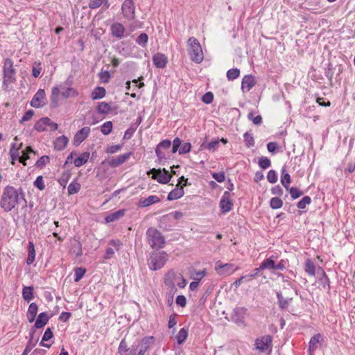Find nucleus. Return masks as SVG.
Masks as SVG:
<instances>
[{"instance_id":"nucleus-19","label":"nucleus","mask_w":355,"mask_h":355,"mask_svg":"<svg viewBox=\"0 0 355 355\" xmlns=\"http://www.w3.org/2000/svg\"><path fill=\"white\" fill-rule=\"evenodd\" d=\"M257 81L252 75H246L242 79L241 89L243 92H248L256 85Z\"/></svg>"},{"instance_id":"nucleus-36","label":"nucleus","mask_w":355,"mask_h":355,"mask_svg":"<svg viewBox=\"0 0 355 355\" xmlns=\"http://www.w3.org/2000/svg\"><path fill=\"white\" fill-rule=\"evenodd\" d=\"M35 333V330L33 329H30L29 332V340L28 343L26 344V346L22 353L21 355H28V354L32 350V349L35 346V344L37 340H35V342L33 341L34 334Z\"/></svg>"},{"instance_id":"nucleus-44","label":"nucleus","mask_w":355,"mask_h":355,"mask_svg":"<svg viewBox=\"0 0 355 355\" xmlns=\"http://www.w3.org/2000/svg\"><path fill=\"white\" fill-rule=\"evenodd\" d=\"M90 153L89 152L83 153L79 157L76 158L73 161L74 165L76 167H80L84 165L89 159Z\"/></svg>"},{"instance_id":"nucleus-53","label":"nucleus","mask_w":355,"mask_h":355,"mask_svg":"<svg viewBox=\"0 0 355 355\" xmlns=\"http://www.w3.org/2000/svg\"><path fill=\"white\" fill-rule=\"evenodd\" d=\"M270 206L272 209H277L283 206V201L279 197H273L270 200Z\"/></svg>"},{"instance_id":"nucleus-54","label":"nucleus","mask_w":355,"mask_h":355,"mask_svg":"<svg viewBox=\"0 0 355 355\" xmlns=\"http://www.w3.org/2000/svg\"><path fill=\"white\" fill-rule=\"evenodd\" d=\"M240 75V70L238 68L230 69L227 71V78L228 80H234Z\"/></svg>"},{"instance_id":"nucleus-64","label":"nucleus","mask_w":355,"mask_h":355,"mask_svg":"<svg viewBox=\"0 0 355 355\" xmlns=\"http://www.w3.org/2000/svg\"><path fill=\"white\" fill-rule=\"evenodd\" d=\"M42 66L40 62H35L33 65V69H32V75L35 78H37L40 76L41 71H42Z\"/></svg>"},{"instance_id":"nucleus-34","label":"nucleus","mask_w":355,"mask_h":355,"mask_svg":"<svg viewBox=\"0 0 355 355\" xmlns=\"http://www.w3.org/2000/svg\"><path fill=\"white\" fill-rule=\"evenodd\" d=\"M184 194L183 186L173 189L167 196V200L172 201L182 198Z\"/></svg>"},{"instance_id":"nucleus-37","label":"nucleus","mask_w":355,"mask_h":355,"mask_svg":"<svg viewBox=\"0 0 355 355\" xmlns=\"http://www.w3.org/2000/svg\"><path fill=\"white\" fill-rule=\"evenodd\" d=\"M169 215H164L160 218L159 227L164 231H171L174 227L173 225L169 224Z\"/></svg>"},{"instance_id":"nucleus-13","label":"nucleus","mask_w":355,"mask_h":355,"mask_svg":"<svg viewBox=\"0 0 355 355\" xmlns=\"http://www.w3.org/2000/svg\"><path fill=\"white\" fill-rule=\"evenodd\" d=\"M272 337L270 335H266L255 340L256 348L263 352L272 347Z\"/></svg>"},{"instance_id":"nucleus-31","label":"nucleus","mask_w":355,"mask_h":355,"mask_svg":"<svg viewBox=\"0 0 355 355\" xmlns=\"http://www.w3.org/2000/svg\"><path fill=\"white\" fill-rule=\"evenodd\" d=\"M178 278V275L173 269L168 270L164 275V283L166 286H173L175 284V280Z\"/></svg>"},{"instance_id":"nucleus-33","label":"nucleus","mask_w":355,"mask_h":355,"mask_svg":"<svg viewBox=\"0 0 355 355\" xmlns=\"http://www.w3.org/2000/svg\"><path fill=\"white\" fill-rule=\"evenodd\" d=\"M291 182V178L290 174L287 172L286 166H284L281 169V183L283 187L288 190L289 184Z\"/></svg>"},{"instance_id":"nucleus-5","label":"nucleus","mask_w":355,"mask_h":355,"mask_svg":"<svg viewBox=\"0 0 355 355\" xmlns=\"http://www.w3.org/2000/svg\"><path fill=\"white\" fill-rule=\"evenodd\" d=\"M146 239L153 249H162L166 243L165 237L155 227H149L146 230Z\"/></svg>"},{"instance_id":"nucleus-1","label":"nucleus","mask_w":355,"mask_h":355,"mask_svg":"<svg viewBox=\"0 0 355 355\" xmlns=\"http://www.w3.org/2000/svg\"><path fill=\"white\" fill-rule=\"evenodd\" d=\"M23 203L26 206L27 201L25 198V193L21 187L15 188L13 186H6L2 192L0 199V207L6 212L11 211L17 205Z\"/></svg>"},{"instance_id":"nucleus-15","label":"nucleus","mask_w":355,"mask_h":355,"mask_svg":"<svg viewBox=\"0 0 355 355\" xmlns=\"http://www.w3.org/2000/svg\"><path fill=\"white\" fill-rule=\"evenodd\" d=\"M171 146V141L168 139H164L160 141L155 148V154L159 160L166 159V155L164 152L162 151V149L166 150L170 148Z\"/></svg>"},{"instance_id":"nucleus-23","label":"nucleus","mask_w":355,"mask_h":355,"mask_svg":"<svg viewBox=\"0 0 355 355\" xmlns=\"http://www.w3.org/2000/svg\"><path fill=\"white\" fill-rule=\"evenodd\" d=\"M110 29L112 35L114 37L118 39H121L122 37H123L125 28L121 23H114L111 26Z\"/></svg>"},{"instance_id":"nucleus-28","label":"nucleus","mask_w":355,"mask_h":355,"mask_svg":"<svg viewBox=\"0 0 355 355\" xmlns=\"http://www.w3.org/2000/svg\"><path fill=\"white\" fill-rule=\"evenodd\" d=\"M125 209H121L115 212L107 214L105 218V223H110L111 222L118 220L125 215Z\"/></svg>"},{"instance_id":"nucleus-61","label":"nucleus","mask_w":355,"mask_h":355,"mask_svg":"<svg viewBox=\"0 0 355 355\" xmlns=\"http://www.w3.org/2000/svg\"><path fill=\"white\" fill-rule=\"evenodd\" d=\"M311 203V197L306 196L303 197L297 203V207L300 209H304L306 208V205Z\"/></svg>"},{"instance_id":"nucleus-26","label":"nucleus","mask_w":355,"mask_h":355,"mask_svg":"<svg viewBox=\"0 0 355 355\" xmlns=\"http://www.w3.org/2000/svg\"><path fill=\"white\" fill-rule=\"evenodd\" d=\"M69 139L66 136H60L53 142L54 149L59 151L62 150L67 147Z\"/></svg>"},{"instance_id":"nucleus-48","label":"nucleus","mask_w":355,"mask_h":355,"mask_svg":"<svg viewBox=\"0 0 355 355\" xmlns=\"http://www.w3.org/2000/svg\"><path fill=\"white\" fill-rule=\"evenodd\" d=\"M49 117L46 116V117L41 118L40 120L36 121V123H35L34 129L35 130H37V132L44 131L46 130L45 123H46V122H49Z\"/></svg>"},{"instance_id":"nucleus-42","label":"nucleus","mask_w":355,"mask_h":355,"mask_svg":"<svg viewBox=\"0 0 355 355\" xmlns=\"http://www.w3.org/2000/svg\"><path fill=\"white\" fill-rule=\"evenodd\" d=\"M106 94V90L103 87H96L92 91L91 94V98L92 100H98L105 97Z\"/></svg>"},{"instance_id":"nucleus-6","label":"nucleus","mask_w":355,"mask_h":355,"mask_svg":"<svg viewBox=\"0 0 355 355\" xmlns=\"http://www.w3.org/2000/svg\"><path fill=\"white\" fill-rule=\"evenodd\" d=\"M168 259V254L164 251H154L148 259V266L152 270L161 269Z\"/></svg>"},{"instance_id":"nucleus-38","label":"nucleus","mask_w":355,"mask_h":355,"mask_svg":"<svg viewBox=\"0 0 355 355\" xmlns=\"http://www.w3.org/2000/svg\"><path fill=\"white\" fill-rule=\"evenodd\" d=\"M219 146V138L217 139H215L214 141H211L209 143H207L206 141H204L200 144V150H209V151H215Z\"/></svg>"},{"instance_id":"nucleus-45","label":"nucleus","mask_w":355,"mask_h":355,"mask_svg":"<svg viewBox=\"0 0 355 355\" xmlns=\"http://www.w3.org/2000/svg\"><path fill=\"white\" fill-rule=\"evenodd\" d=\"M304 270L309 276H315V265L311 259H307L305 261Z\"/></svg>"},{"instance_id":"nucleus-18","label":"nucleus","mask_w":355,"mask_h":355,"mask_svg":"<svg viewBox=\"0 0 355 355\" xmlns=\"http://www.w3.org/2000/svg\"><path fill=\"white\" fill-rule=\"evenodd\" d=\"M69 252L74 254L76 257H80L83 255L82 243L76 238L70 240Z\"/></svg>"},{"instance_id":"nucleus-4","label":"nucleus","mask_w":355,"mask_h":355,"mask_svg":"<svg viewBox=\"0 0 355 355\" xmlns=\"http://www.w3.org/2000/svg\"><path fill=\"white\" fill-rule=\"evenodd\" d=\"M187 44L190 59L195 63H201L204 55L200 42L196 37H190L187 40Z\"/></svg>"},{"instance_id":"nucleus-30","label":"nucleus","mask_w":355,"mask_h":355,"mask_svg":"<svg viewBox=\"0 0 355 355\" xmlns=\"http://www.w3.org/2000/svg\"><path fill=\"white\" fill-rule=\"evenodd\" d=\"M60 94V88L58 85H55L51 89V94L50 96L51 106L52 107H57L58 106L59 95Z\"/></svg>"},{"instance_id":"nucleus-14","label":"nucleus","mask_w":355,"mask_h":355,"mask_svg":"<svg viewBox=\"0 0 355 355\" xmlns=\"http://www.w3.org/2000/svg\"><path fill=\"white\" fill-rule=\"evenodd\" d=\"M132 155V152H128L117 157H113L108 160L107 164L111 168L119 167L125 162Z\"/></svg>"},{"instance_id":"nucleus-21","label":"nucleus","mask_w":355,"mask_h":355,"mask_svg":"<svg viewBox=\"0 0 355 355\" xmlns=\"http://www.w3.org/2000/svg\"><path fill=\"white\" fill-rule=\"evenodd\" d=\"M50 319V316L48 315L46 312H42L40 313L37 319L35 318V322L33 327H32L31 329H33L35 330V329H41L44 327L49 322Z\"/></svg>"},{"instance_id":"nucleus-49","label":"nucleus","mask_w":355,"mask_h":355,"mask_svg":"<svg viewBox=\"0 0 355 355\" xmlns=\"http://www.w3.org/2000/svg\"><path fill=\"white\" fill-rule=\"evenodd\" d=\"M243 141L247 148H251L254 146V139L253 134L250 132H246L243 135Z\"/></svg>"},{"instance_id":"nucleus-56","label":"nucleus","mask_w":355,"mask_h":355,"mask_svg":"<svg viewBox=\"0 0 355 355\" xmlns=\"http://www.w3.org/2000/svg\"><path fill=\"white\" fill-rule=\"evenodd\" d=\"M113 128L112 122L109 121L105 122L101 127V131L104 135H108L111 133Z\"/></svg>"},{"instance_id":"nucleus-40","label":"nucleus","mask_w":355,"mask_h":355,"mask_svg":"<svg viewBox=\"0 0 355 355\" xmlns=\"http://www.w3.org/2000/svg\"><path fill=\"white\" fill-rule=\"evenodd\" d=\"M22 155L20 157V163L24 166H26V161L31 158V154H35V151L33 150L31 146H26L24 150H22Z\"/></svg>"},{"instance_id":"nucleus-12","label":"nucleus","mask_w":355,"mask_h":355,"mask_svg":"<svg viewBox=\"0 0 355 355\" xmlns=\"http://www.w3.org/2000/svg\"><path fill=\"white\" fill-rule=\"evenodd\" d=\"M231 193L225 191L220 200V208L223 214L230 211L233 207V201L230 199Z\"/></svg>"},{"instance_id":"nucleus-29","label":"nucleus","mask_w":355,"mask_h":355,"mask_svg":"<svg viewBox=\"0 0 355 355\" xmlns=\"http://www.w3.org/2000/svg\"><path fill=\"white\" fill-rule=\"evenodd\" d=\"M277 299L279 308L281 310H286L288 308L290 302L292 301V297L284 298L280 291L277 292Z\"/></svg>"},{"instance_id":"nucleus-20","label":"nucleus","mask_w":355,"mask_h":355,"mask_svg":"<svg viewBox=\"0 0 355 355\" xmlns=\"http://www.w3.org/2000/svg\"><path fill=\"white\" fill-rule=\"evenodd\" d=\"M153 62L157 68H165L168 63V58L161 53H157L153 56Z\"/></svg>"},{"instance_id":"nucleus-60","label":"nucleus","mask_w":355,"mask_h":355,"mask_svg":"<svg viewBox=\"0 0 355 355\" xmlns=\"http://www.w3.org/2000/svg\"><path fill=\"white\" fill-rule=\"evenodd\" d=\"M288 191H289L291 197L293 200H295L303 195V192L297 187H289V189Z\"/></svg>"},{"instance_id":"nucleus-47","label":"nucleus","mask_w":355,"mask_h":355,"mask_svg":"<svg viewBox=\"0 0 355 355\" xmlns=\"http://www.w3.org/2000/svg\"><path fill=\"white\" fill-rule=\"evenodd\" d=\"M80 184L77 182V179H74L68 186V193L69 195L77 193L80 191Z\"/></svg>"},{"instance_id":"nucleus-16","label":"nucleus","mask_w":355,"mask_h":355,"mask_svg":"<svg viewBox=\"0 0 355 355\" xmlns=\"http://www.w3.org/2000/svg\"><path fill=\"white\" fill-rule=\"evenodd\" d=\"M91 132V129L88 126L82 128L74 135L73 144L78 146L84 140L87 139Z\"/></svg>"},{"instance_id":"nucleus-11","label":"nucleus","mask_w":355,"mask_h":355,"mask_svg":"<svg viewBox=\"0 0 355 355\" xmlns=\"http://www.w3.org/2000/svg\"><path fill=\"white\" fill-rule=\"evenodd\" d=\"M248 309L245 307L238 306L234 309L232 315V321L238 325H245V318Z\"/></svg>"},{"instance_id":"nucleus-25","label":"nucleus","mask_w":355,"mask_h":355,"mask_svg":"<svg viewBox=\"0 0 355 355\" xmlns=\"http://www.w3.org/2000/svg\"><path fill=\"white\" fill-rule=\"evenodd\" d=\"M38 311V305L35 302H32L29 304L26 317L30 323L33 322L35 320L36 315Z\"/></svg>"},{"instance_id":"nucleus-24","label":"nucleus","mask_w":355,"mask_h":355,"mask_svg":"<svg viewBox=\"0 0 355 355\" xmlns=\"http://www.w3.org/2000/svg\"><path fill=\"white\" fill-rule=\"evenodd\" d=\"M323 341V337L321 334H316L313 336L309 343V352L312 354L318 348V344Z\"/></svg>"},{"instance_id":"nucleus-9","label":"nucleus","mask_w":355,"mask_h":355,"mask_svg":"<svg viewBox=\"0 0 355 355\" xmlns=\"http://www.w3.org/2000/svg\"><path fill=\"white\" fill-rule=\"evenodd\" d=\"M122 13L125 19L133 20L135 18V6L134 0H125L121 6Z\"/></svg>"},{"instance_id":"nucleus-32","label":"nucleus","mask_w":355,"mask_h":355,"mask_svg":"<svg viewBox=\"0 0 355 355\" xmlns=\"http://www.w3.org/2000/svg\"><path fill=\"white\" fill-rule=\"evenodd\" d=\"M21 147H22V143L20 144V145L18 148H17V144L15 142H14L11 144L9 153H10V157L12 159V161H11L12 164H15V161L17 160V159L20 162L21 156H19V150Z\"/></svg>"},{"instance_id":"nucleus-62","label":"nucleus","mask_w":355,"mask_h":355,"mask_svg":"<svg viewBox=\"0 0 355 355\" xmlns=\"http://www.w3.org/2000/svg\"><path fill=\"white\" fill-rule=\"evenodd\" d=\"M62 96L65 98H68L70 96H78V93L76 91V89H73V87H68L64 91L61 92Z\"/></svg>"},{"instance_id":"nucleus-51","label":"nucleus","mask_w":355,"mask_h":355,"mask_svg":"<svg viewBox=\"0 0 355 355\" xmlns=\"http://www.w3.org/2000/svg\"><path fill=\"white\" fill-rule=\"evenodd\" d=\"M188 329L185 327L180 329L176 336L177 342L179 345L182 344L187 338Z\"/></svg>"},{"instance_id":"nucleus-22","label":"nucleus","mask_w":355,"mask_h":355,"mask_svg":"<svg viewBox=\"0 0 355 355\" xmlns=\"http://www.w3.org/2000/svg\"><path fill=\"white\" fill-rule=\"evenodd\" d=\"M318 272H321L322 275V277H320L318 279L320 285L322 287V288L324 291H326L327 293H329L331 290L329 278L328 277L322 268H321L320 266L318 268Z\"/></svg>"},{"instance_id":"nucleus-58","label":"nucleus","mask_w":355,"mask_h":355,"mask_svg":"<svg viewBox=\"0 0 355 355\" xmlns=\"http://www.w3.org/2000/svg\"><path fill=\"white\" fill-rule=\"evenodd\" d=\"M50 162V158L48 155H43L37 160L35 164L36 168H42Z\"/></svg>"},{"instance_id":"nucleus-41","label":"nucleus","mask_w":355,"mask_h":355,"mask_svg":"<svg viewBox=\"0 0 355 355\" xmlns=\"http://www.w3.org/2000/svg\"><path fill=\"white\" fill-rule=\"evenodd\" d=\"M35 259V250L34 243L33 241L28 242V257L26 259V263L28 265L32 264Z\"/></svg>"},{"instance_id":"nucleus-10","label":"nucleus","mask_w":355,"mask_h":355,"mask_svg":"<svg viewBox=\"0 0 355 355\" xmlns=\"http://www.w3.org/2000/svg\"><path fill=\"white\" fill-rule=\"evenodd\" d=\"M46 101L44 89H39L33 96L31 101V105L35 108H40L46 104Z\"/></svg>"},{"instance_id":"nucleus-39","label":"nucleus","mask_w":355,"mask_h":355,"mask_svg":"<svg viewBox=\"0 0 355 355\" xmlns=\"http://www.w3.org/2000/svg\"><path fill=\"white\" fill-rule=\"evenodd\" d=\"M53 337V333L52 329L50 327H48L46 329V331H44V334L42 336V340L40 343V345L46 347V348H50L51 347V344H47V343H45L44 342L49 340Z\"/></svg>"},{"instance_id":"nucleus-63","label":"nucleus","mask_w":355,"mask_h":355,"mask_svg":"<svg viewBox=\"0 0 355 355\" xmlns=\"http://www.w3.org/2000/svg\"><path fill=\"white\" fill-rule=\"evenodd\" d=\"M123 146V144L110 146L105 148V152L107 154H114V153H117L118 151L121 150L122 149Z\"/></svg>"},{"instance_id":"nucleus-43","label":"nucleus","mask_w":355,"mask_h":355,"mask_svg":"<svg viewBox=\"0 0 355 355\" xmlns=\"http://www.w3.org/2000/svg\"><path fill=\"white\" fill-rule=\"evenodd\" d=\"M275 257L272 255L270 257L264 259L259 266L260 270L275 269Z\"/></svg>"},{"instance_id":"nucleus-57","label":"nucleus","mask_w":355,"mask_h":355,"mask_svg":"<svg viewBox=\"0 0 355 355\" xmlns=\"http://www.w3.org/2000/svg\"><path fill=\"white\" fill-rule=\"evenodd\" d=\"M148 41V36L146 33H141L136 39V43L141 47H145Z\"/></svg>"},{"instance_id":"nucleus-46","label":"nucleus","mask_w":355,"mask_h":355,"mask_svg":"<svg viewBox=\"0 0 355 355\" xmlns=\"http://www.w3.org/2000/svg\"><path fill=\"white\" fill-rule=\"evenodd\" d=\"M102 5L109 8L110 3L108 0H89L88 6L91 9H96L101 6Z\"/></svg>"},{"instance_id":"nucleus-55","label":"nucleus","mask_w":355,"mask_h":355,"mask_svg":"<svg viewBox=\"0 0 355 355\" xmlns=\"http://www.w3.org/2000/svg\"><path fill=\"white\" fill-rule=\"evenodd\" d=\"M86 269L82 267L75 268L74 269V282H79L85 275Z\"/></svg>"},{"instance_id":"nucleus-17","label":"nucleus","mask_w":355,"mask_h":355,"mask_svg":"<svg viewBox=\"0 0 355 355\" xmlns=\"http://www.w3.org/2000/svg\"><path fill=\"white\" fill-rule=\"evenodd\" d=\"M109 245L112 247H108L106 248L105 253L103 256L104 259H110L115 253V251H119L120 247L122 245V243L119 240H111L109 241Z\"/></svg>"},{"instance_id":"nucleus-52","label":"nucleus","mask_w":355,"mask_h":355,"mask_svg":"<svg viewBox=\"0 0 355 355\" xmlns=\"http://www.w3.org/2000/svg\"><path fill=\"white\" fill-rule=\"evenodd\" d=\"M334 73V67L333 64L331 62H329V63H328L327 68H325L324 75L328 78V80L329 81V85H331V86L333 85L332 80H333Z\"/></svg>"},{"instance_id":"nucleus-7","label":"nucleus","mask_w":355,"mask_h":355,"mask_svg":"<svg viewBox=\"0 0 355 355\" xmlns=\"http://www.w3.org/2000/svg\"><path fill=\"white\" fill-rule=\"evenodd\" d=\"M239 267L233 263H223L222 261H218L215 263V270L220 276H230L235 271L239 270Z\"/></svg>"},{"instance_id":"nucleus-8","label":"nucleus","mask_w":355,"mask_h":355,"mask_svg":"<svg viewBox=\"0 0 355 355\" xmlns=\"http://www.w3.org/2000/svg\"><path fill=\"white\" fill-rule=\"evenodd\" d=\"M153 173H155V174L152 176V178L156 180L160 184H167L171 179V175L166 168L156 169L153 168L147 172L148 175Z\"/></svg>"},{"instance_id":"nucleus-2","label":"nucleus","mask_w":355,"mask_h":355,"mask_svg":"<svg viewBox=\"0 0 355 355\" xmlns=\"http://www.w3.org/2000/svg\"><path fill=\"white\" fill-rule=\"evenodd\" d=\"M155 342V338L148 336L136 340L129 347L125 338H123L119 345L117 352L119 355H145L151 349Z\"/></svg>"},{"instance_id":"nucleus-59","label":"nucleus","mask_w":355,"mask_h":355,"mask_svg":"<svg viewBox=\"0 0 355 355\" xmlns=\"http://www.w3.org/2000/svg\"><path fill=\"white\" fill-rule=\"evenodd\" d=\"M258 164L262 169H266L271 166L270 159L267 157H261L259 159Z\"/></svg>"},{"instance_id":"nucleus-3","label":"nucleus","mask_w":355,"mask_h":355,"mask_svg":"<svg viewBox=\"0 0 355 355\" xmlns=\"http://www.w3.org/2000/svg\"><path fill=\"white\" fill-rule=\"evenodd\" d=\"M3 87L6 89L8 86L16 82L17 71L14 68L12 60L7 58L3 60Z\"/></svg>"},{"instance_id":"nucleus-27","label":"nucleus","mask_w":355,"mask_h":355,"mask_svg":"<svg viewBox=\"0 0 355 355\" xmlns=\"http://www.w3.org/2000/svg\"><path fill=\"white\" fill-rule=\"evenodd\" d=\"M160 202V198L157 196H150L146 198H141L138 206L139 207H146L151 205Z\"/></svg>"},{"instance_id":"nucleus-35","label":"nucleus","mask_w":355,"mask_h":355,"mask_svg":"<svg viewBox=\"0 0 355 355\" xmlns=\"http://www.w3.org/2000/svg\"><path fill=\"white\" fill-rule=\"evenodd\" d=\"M22 297L27 302L33 300L35 298L34 287L33 286H24L22 288Z\"/></svg>"},{"instance_id":"nucleus-50","label":"nucleus","mask_w":355,"mask_h":355,"mask_svg":"<svg viewBox=\"0 0 355 355\" xmlns=\"http://www.w3.org/2000/svg\"><path fill=\"white\" fill-rule=\"evenodd\" d=\"M96 110L99 114H106L112 110V108L109 103L106 102H101L96 107Z\"/></svg>"}]
</instances>
